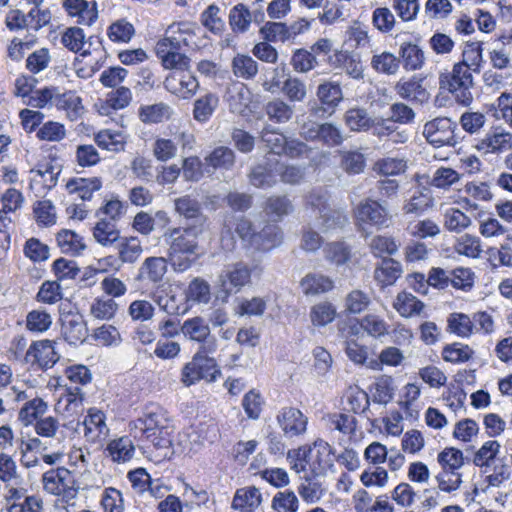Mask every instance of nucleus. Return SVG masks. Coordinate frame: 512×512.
<instances>
[{"instance_id": "62", "label": "nucleus", "mask_w": 512, "mask_h": 512, "mask_svg": "<svg viewBox=\"0 0 512 512\" xmlns=\"http://www.w3.org/2000/svg\"><path fill=\"white\" fill-rule=\"evenodd\" d=\"M471 225V219L456 208L446 210L444 214V226L450 232L460 233Z\"/></svg>"}, {"instance_id": "9", "label": "nucleus", "mask_w": 512, "mask_h": 512, "mask_svg": "<svg viewBox=\"0 0 512 512\" xmlns=\"http://www.w3.org/2000/svg\"><path fill=\"white\" fill-rule=\"evenodd\" d=\"M457 124L447 117H438L424 125L423 135L435 147L455 146Z\"/></svg>"}, {"instance_id": "30", "label": "nucleus", "mask_w": 512, "mask_h": 512, "mask_svg": "<svg viewBox=\"0 0 512 512\" xmlns=\"http://www.w3.org/2000/svg\"><path fill=\"white\" fill-rule=\"evenodd\" d=\"M264 111L268 119L276 124H285L294 116V107L281 98L268 101Z\"/></svg>"}, {"instance_id": "16", "label": "nucleus", "mask_w": 512, "mask_h": 512, "mask_svg": "<svg viewBox=\"0 0 512 512\" xmlns=\"http://www.w3.org/2000/svg\"><path fill=\"white\" fill-rule=\"evenodd\" d=\"M164 86L179 98L190 99L196 94L199 82L195 76L181 70V72H175L166 77Z\"/></svg>"}, {"instance_id": "7", "label": "nucleus", "mask_w": 512, "mask_h": 512, "mask_svg": "<svg viewBox=\"0 0 512 512\" xmlns=\"http://www.w3.org/2000/svg\"><path fill=\"white\" fill-rule=\"evenodd\" d=\"M329 195L324 189H313L305 196V209L321 220L319 227L324 231L342 227L347 223V217L339 212L332 211L328 204Z\"/></svg>"}, {"instance_id": "10", "label": "nucleus", "mask_w": 512, "mask_h": 512, "mask_svg": "<svg viewBox=\"0 0 512 512\" xmlns=\"http://www.w3.org/2000/svg\"><path fill=\"white\" fill-rule=\"evenodd\" d=\"M316 95L321 105L314 104L311 106L310 113L315 117L331 115L343 99L340 85L329 81L318 86Z\"/></svg>"}, {"instance_id": "33", "label": "nucleus", "mask_w": 512, "mask_h": 512, "mask_svg": "<svg viewBox=\"0 0 512 512\" xmlns=\"http://www.w3.org/2000/svg\"><path fill=\"white\" fill-rule=\"evenodd\" d=\"M402 274V266L400 262L392 258H383L381 263L376 267L374 275L375 279L382 286H389L396 282Z\"/></svg>"}, {"instance_id": "8", "label": "nucleus", "mask_w": 512, "mask_h": 512, "mask_svg": "<svg viewBox=\"0 0 512 512\" xmlns=\"http://www.w3.org/2000/svg\"><path fill=\"white\" fill-rule=\"evenodd\" d=\"M42 483L44 490L49 494L61 495L67 499H73L77 495L75 479L65 467H58L45 472L42 476Z\"/></svg>"}, {"instance_id": "41", "label": "nucleus", "mask_w": 512, "mask_h": 512, "mask_svg": "<svg viewBox=\"0 0 512 512\" xmlns=\"http://www.w3.org/2000/svg\"><path fill=\"white\" fill-rule=\"evenodd\" d=\"M171 107L165 103L143 105L138 110L140 120L145 124H157L168 120L171 116Z\"/></svg>"}, {"instance_id": "13", "label": "nucleus", "mask_w": 512, "mask_h": 512, "mask_svg": "<svg viewBox=\"0 0 512 512\" xmlns=\"http://www.w3.org/2000/svg\"><path fill=\"white\" fill-rule=\"evenodd\" d=\"M55 344V341L49 339L33 342L26 352V362L38 364L43 369L52 367L59 359L55 352Z\"/></svg>"}, {"instance_id": "51", "label": "nucleus", "mask_w": 512, "mask_h": 512, "mask_svg": "<svg viewBox=\"0 0 512 512\" xmlns=\"http://www.w3.org/2000/svg\"><path fill=\"white\" fill-rule=\"evenodd\" d=\"M346 140L343 130L332 122L321 123L319 142L321 145L334 148L341 146Z\"/></svg>"}, {"instance_id": "53", "label": "nucleus", "mask_w": 512, "mask_h": 512, "mask_svg": "<svg viewBox=\"0 0 512 512\" xmlns=\"http://www.w3.org/2000/svg\"><path fill=\"white\" fill-rule=\"evenodd\" d=\"M0 480L6 487L22 482L16 461L13 457L6 453H0Z\"/></svg>"}, {"instance_id": "29", "label": "nucleus", "mask_w": 512, "mask_h": 512, "mask_svg": "<svg viewBox=\"0 0 512 512\" xmlns=\"http://www.w3.org/2000/svg\"><path fill=\"white\" fill-rule=\"evenodd\" d=\"M317 476L304 477L297 487L298 494L307 504L319 502L326 492L323 482Z\"/></svg>"}, {"instance_id": "22", "label": "nucleus", "mask_w": 512, "mask_h": 512, "mask_svg": "<svg viewBox=\"0 0 512 512\" xmlns=\"http://www.w3.org/2000/svg\"><path fill=\"white\" fill-rule=\"evenodd\" d=\"M181 333L186 339L200 343L201 345H206L211 341L216 342V339L211 336L208 322L200 316L186 319L181 324Z\"/></svg>"}, {"instance_id": "1", "label": "nucleus", "mask_w": 512, "mask_h": 512, "mask_svg": "<svg viewBox=\"0 0 512 512\" xmlns=\"http://www.w3.org/2000/svg\"><path fill=\"white\" fill-rule=\"evenodd\" d=\"M201 232L202 228L192 225L170 228L164 233V239L169 246V264L176 273L189 270L198 260V236Z\"/></svg>"}, {"instance_id": "3", "label": "nucleus", "mask_w": 512, "mask_h": 512, "mask_svg": "<svg viewBox=\"0 0 512 512\" xmlns=\"http://www.w3.org/2000/svg\"><path fill=\"white\" fill-rule=\"evenodd\" d=\"M135 429L158 449L171 445V426L166 411L159 405H149L143 415L134 421Z\"/></svg>"}, {"instance_id": "52", "label": "nucleus", "mask_w": 512, "mask_h": 512, "mask_svg": "<svg viewBox=\"0 0 512 512\" xmlns=\"http://www.w3.org/2000/svg\"><path fill=\"white\" fill-rule=\"evenodd\" d=\"M499 449L500 444L496 440H489L485 442L474 455V465L480 468H485L483 472L487 473L490 465L497 461L496 456Z\"/></svg>"}, {"instance_id": "19", "label": "nucleus", "mask_w": 512, "mask_h": 512, "mask_svg": "<svg viewBox=\"0 0 512 512\" xmlns=\"http://www.w3.org/2000/svg\"><path fill=\"white\" fill-rule=\"evenodd\" d=\"M87 334V325L82 315L70 313L61 318V335L70 345L83 343Z\"/></svg>"}, {"instance_id": "46", "label": "nucleus", "mask_w": 512, "mask_h": 512, "mask_svg": "<svg viewBox=\"0 0 512 512\" xmlns=\"http://www.w3.org/2000/svg\"><path fill=\"white\" fill-rule=\"evenodd\" d=\"M393 307L402 317L408 318L419 315L424 308V304L413 294L401 292L397 295Z\"/></svg>"}, {"instance_id": "40", "label": "nucleus", "mask_w": 512, "mask_h": 512, "mask_svg": "<svg viewBox=\"0 0 512 512\" xmlns=\"http://www.w3.org/2000/svg\"><path fill=\"white\" fill-rule=\"evenodd\" d=\"M56 240L59 248L65 254L80 255L86 248L83 238L72 230L59 231Z\"/></svg>"}, {"instance_id": "45", "label": "nucleus", "mask_w": 512, "mask_h": 512, "mask_svg": "<svg viewBox=\"0 0 512 512\" xmlns=\"http://www.w3.org/2000/svg\"><path fill=\"white\" fill-rule=\"evenodd\" d=\"M48 410L47 403L41 398L27 401L20 409L18 418L25 425L35 424Z\"/></svg>"}, {"instance_id": "2", "label": "nucleus", "mask_w": 512, "mask_h": 512, "mask_svg": "<svg viewBox=\"0 0 512 512\" xmlns=\"http://www.w3.org/2000/svg\"><path fill=\"white\" fill-rule=\"evenodd\" d=\"M194 33L189 22L173 23L166 30V36L155 47L156 55L166 69L186 70L190 59L180 51L189 46Z\"/></svg>"}, {"instance_id": "59", "label": "nucleus", "mask_w": 512, "mask_h": 512, "mask_svg": "<svg viewBox=\"0 0 512 512\" xmlns=\"http://www.w3.org/2000/svg\"><path fill=\"white\" fill-rule=\"evenodd\" d=\"M94 140L96 144L105 150L112 152H119L124 150L125 143L121 133L113 132L111 130H101L98 132Z\"/></svg>"}, {"instance_id": "64", "label": "nucleus", "mask_w": 512, "mask_h": 512, "mask_svg": "<svg viewBox=\"0 0 512 512\" xmlns=\"http://www.w3.org/2000/svg\"><path fill=\"white\" fill-rule=\"evenodd\" d=\"M267 42H285L289 40L288 25L283 22H266L259 30Z\"/></svg>"}, {"instance_id": "26", "label": "nucleus", "mask_w": 512, "mask_h": 512, "mask_svg": "<svg viewBox=\"0 0 512 512\" xmlns=\"http://www.w3.org/2000/svg\"><path fill=\"white\" fill-rule=\"evenodd\" d=\"M64 8L71 16H78V22L84 25H92L97 19L98 12L96 2L86 0H65Z\"/></svg>"}, {"instance_id": "11", "label": "nucleus", "mask_w": 512, "mask_h": 512, "mask_svg": "<svg viewBox=\"0 0 512 512\" xmlns=\"http://www.w3.org/2000/svg\"><path fill=\"white\" fill-rule=\"evenodd\" d=\"M309 467L314 475H324L327 471L334 467L336 456L334 450L324 440H317L314 442L313 448L308 453Z\"/></svg>"}, {"instance_id": "35", "label": "nucleus", "mask_w": 512, "mask_h": 512, "mask_svg": "<svg viewBox=\"0 0 512 512\" xmlns=\"http://www.w3.org/2000/svg\"><path fill=\"white\" fill-rule=\"evenodd\" d=\"M231 69L235 77L251 80L258 74L259 65L253 57L246 54H237L232 59Z\"/></svg>"}, {"instance_id": "12", "label": "nucleus", "mask_w": 512, "mask_h": 512, "mask_svg": "<svg viewBox=\"0 0 512 512\" xmlns=\"http://www.w3.org/2000/svg\"><path fill=\"white\" fill-rule=\"evenodd\" d=\"M65 375L71 384H75V386L67 387L66 401L68 404H81L84 399V393L78 385H86L91 382L92 375L90 370L84 365H73L65 370Z\"/></svg>"}, {"instance_id": "61", "label": "nucleus", "mask_w": 512, "mask_h": 512, "mask_svg": "<svg viewBox=\"0 0 512 512\" xmlns=\"http://www.w3.org/2000/svg\"><path fill=\"white\" fill-rule=\"evenodd\" d=\"M437 459L443 468V472H457L464 464L462 451L453 447L445 448L438 454Z\"/></svg>"}, {"instance_id": "6", "label": "nucleus", "mask_w": 512, "mask_h": 512, "mask_svg": "<svg viewBox=\"0 0 512 512\" xmlns=\"http://www.w3.org/2000/svg\"><path fill=\"white\" fill-rule=\"evenodd\" d=\"M355 225L358 230L368 236L390 225L391 216L385 206L373 199L361 201L354 210Z\"/></svg>"}, {"instance_id": "23", "label": "nucleus", "mask_w": 512, "mask_h": 512, "mask_svg": "<svg viewBox=\"0 0 512 512\" xmlns=\"http://www.w3.org/2000/svg\"><path fill=\"white\" fill-rule=\"evenodd\" d=\"M395 90L402 99L419 104L428 102L430 98L429 92L423 86V79L415 76L405 81H399Z\"/></svg>"}, {"instance_id": "37", "label": "nucleus", "mask_w": 512, "mask_h": 512, "mask_svg": "<svg viewBox=\"0 0 512 512\" xmlns=\"http://www.w3.org/2000/svg\"><path fill=\"white\" fill-rule=\"evenodd\" d=\"M102 187V181L98 177L92 178H74L67 183V189L70 193H75L82 200H90L93 193Z\"/></svg>"}, {"instance_id": "55", "label": "nucleus", "mask_w": 512, "mask_h": 512, "mask_svg": "<svg viewBox=\"0 0 512 512\" xmlns=\"http://www.w3.org/2000/svg\"><path fill=\"white\" fill-rule=\"evenodd\" d=\"M371 67L378 73L394 75L399 70L400 59L390 52H382L372 57Z\"/></svg>"}, {"instance_id": "21", "label": "nucleus", "mask_w": 512, "mask_h": 512, "mask_svg": "<svg viewBox=\"0 0 512 512\" xmlns=\"http://www.w3.org/2000/svg\"><path fill=\"white\" fill-rule=\"evenodd\" d=\"M328 63L334 69H341L354 79L363 78V66L360 57L349 51L336 50L328 57Z\"/></svg>"}, {"instance_id": "57", "label": "nucleus", "mask_w": 512, "mask_h": 512, "mask_svg": "<svg viewBox=\"0 0 512 512\" xmlns=\"http://www.w3.org/2000/svg\"><path fill=\"white\" fill-rule=\"evenodd\" d=\"M186 299L207 304L211 299L209 283L200 277L194 278L188 285Z\"/></svg>"}, {"instance_id": "50", "label": "nucleus", "mask_w": 512, "mask_h": 512, "mask_svg": "<svg viewBox=\"0 0 512 512\" xmlns=\"http://www.w3.org/2000/svg\"><path fill=\"white\" fill-rule=\"evenodd\" d=\"M260 139L271 153L282 155L287 138L278 129L267 124L260 132Z\"/></svg>"}, {"instance_id": "63", "label": "nucleus", "mask_w": 512, "mask_h": 512, "mask_svg": "<svg viewBox=\"0 0 512 512\" xmlns=\"http://www.w3.org/2000/svg\"><path fill=\"white\" fill-rule=\"evenodd\" d=\"M118 310V304L112 298H96L90 306V314L99 320L112 319Z\"/></svg>"}, {"instance_id": "15", "label": "nucleus", "mask_w": 512, "mask_h": 512, "mask_svg": "<svg viewBox=\"0 0 512 512\" xmlns=\"http://www.w3.org/2000/svg\"><path fill=\"white\" fill-rule=\"evenodd\" d=\"M276 420L284 435L290 438L303 434L307 428V417L294 407L280 409Z\"/></svg>"}, {"instance_id": "5", "label": "nucleus", "mask_w": 512, "mask_h": 512, "mask_svg": "<svg viewBox=\"0 0 512 512\" xmlns=\"http://www.w3.org/2000/svg\"><path fill=\"white\" fill-rule=\"evenodd\" d=\"M473 85V75L465 63H455L451 71L439 75L440 89L451 93L456 102L463 106L470 105L473 100Z\"/></svg>"}, {"instance_id": "43", "label": "nucleus", "mask_w": 512, "mask_h": 512, "mask_svg": "<svg viewBox=\"0 0 512 512\" xmlns=\"http://www.w3.org/2000/svg\"><path fill=\"white\" fill-rule=\"evenodd\" d=\"M93 237L102 246H111L120 239L116 224L108 219H100L93 228Z\"/></svg>"}, {"instance_id": "4", "label": "nucleus", "mask_w": 512, "mask_h": 512, "mask_svg": "<svg viewBox=\"0 0 512 512\" xmlns=\"http://www.w3.org/2000/svg\"><path fill=\"white\" fill-rule=\"evenodd\" d=\"M216 347L215 341L201 345L192 360L184 365L181 380L186 386L193 385L202 379L213 382L220 376L221 371L216 360L209 356L216 351Z\"/></svg>"}, {"instance_id": "58", "label": "nucleus", "mask_w": 512, "mask_h": 512, "mask_svg": "<svg viewBox=\"0 0 512 512\" xmlns=\"http://www.w3.org/2000/svg\"><path fill=\"white\" fill-rule=\"evenodd\" d=\"M299 505L296 494L289 489L277 492L272 499V508L277 512H297Z\"/></svg>"}, {"instance_id": "36", "label": "nucleus", "mask_w": 512, "mask_h": 512, "mask_svg": "<svg viewBox=\"0 0 512 512\" xmlns=\"http://www.w3.org/2000/svg\"><path fill=\"white\" fill-rule=\"evenodd\" d=\"M340 168L348 175H358L364 172L366 158L359 150H340Z\"/></svg>"}, {"instance_id": "28", "label": "nucleus", "mask_w": 512, "mask_h": 512, "mask_svg": "<svg viewBox=\"0 0 512 512\" xmlns=\"http://www.w3.org/2000/svg\"><path fill=\"white\" fill-rule=\"evenodd\" d=\"M175 210L186 219H192L197 222L196 226L202 228L205 222V216L201 210V204L196 199L189 195H185L174 200Z\"/></svg>"}, {"instance_id": "31", "label": "nucleus", "mask_w": 512, "mask_h": 512, "mask_svg": "<svg viewBox=\"0 0 512 512\" xmlns=\"http://www.w3.org/2000/svg\"><path fill=\"white\" fill-rule=\"evenodd\" d=\"M219 105V98L214 93H206L194 102L193 118L199 123H206Z\"/></svg>"}, {"instance_id": "39", "label": "nucleus", "mask_w": 512, "mask_h": 512, "mask_svg": "<svg viewBox=\"0 0 512 512\" xmlns=\"http://www.w3.org/2000/svg\"><path fill=\"white\" fill-rule=\"evenodd\" d=\"M55 105L58 109L66 111L67 117L75 121L84 111L81 98L74 91H67L60 94L55 99Z\"/></svg>"}, {"instance_id": "27", "label": "nucleus", "mask_w": 512, "mask_h": 512, "mask_svg": "<svg viewBox=\"0 0 512 512\" xmlns=\"http://www.w3.org/2000/svg\"><path fill=\"white\" fill-rule=\"evenodd\" d=\"M262 495L258 488L244 487L237 489L232 500V508L241 512H253L260 506Z\"/></svg>"}, {"instance_id": "14", "label": "nucleus", "mask_w": 512, "mask_h": 512, "mask_svg": "<svg viewBox=\"0 0 512 512\" xmlns=\"http://www.w3.org/2000/svg\"><path fill=\"white\" fill-rule=\"evenodd\" d=\"M168 257H147L138 269L136 280L159 286L168 272Z\"/></svg>"}, {"instance_id": "32", "label": "nucleus", "mask_w": 512, "mask_h": 512, "mask_svg": "<svg viewBox=\"0 0 512 512\" xmlns=\"http://www.w3.org/2000/svg\"><path fill=\"white\" fill-rule=\"evenodd\" d=\"M399 55L405 70H419L425 63L423 50L416 44L404 42L400 46Z\"/></svg>"}, {"instance_id": "44", "label": "nucleus", "mask_w": 512, "mask_h": 512, "mask_svg": "<svg viewBox=\"0 0 512 512\" xmlns=\"http://www.w3.org/2000/svg\"><path fill=\"white\" fill-rule=\"evenodd\" d=\"M300 285L305 295L325 293L334 287V283L329 277L316 273L306 275Z\"/></svg>"}, {"instance_id": "48", "label": "nucleus", "mask_w": 512, "mask_h": 512, "mask_svg": "<svg viewBox=\"0 0 512 512\" xmlns=\"http://www.w3.org/2000/svg\"><path fill=\"white\" fill-rule=\"evenodd\" d=\"M135 35V28L125 18L117 19L107 28V37L110 41L118 44H127Z\"/></svg>"}, {"instance_id": "47", "label": "nucleus", "mask_w": 512, "mask_h": 512, "mask_svg": "<svg viewBox=\"0 0 512 512\" xmlns=\"http://www.w3.org/2000/svg\"><path fill=\"white\" fill-rule=\"evenodd\" d=\"M264 211L274 221H278L293 211V204L285 195H273L267 198Z\"/></svg>"}, {"instance_id": "20", "label": "nucleus", "mask_w": 512, "mask_h": 512, "mask_svg": "<svg viewBox=\"0 0 512 512\" xmlns=\"http://www.w3.org/2000/svg\"><path fill=\"white\" fill-rule=\"evenodd\" d=\"M278 170L277 159H267L252 168L249 174V181L256 188H271L278 181Z\"/></svg>"}, {"instance_id": "17", "label": "nucleus", "mask_w": 512, "mask_h": 512, "mask_svg": "<svg viewBox=\"0 0 512 512\" xmlns=\"http://www.w3.org/2000/svg\"><path fill=\"white\" fill-rule=\"evenodd\" d=\"M84 437L91 443H100L107 437L109 428L106 425V416L97 408H90L83 420Z\"/></svg>"}, {"instance_id": "60", "label": "nucleus", "mask_w": 512, "mask_h": 512, "mask_svg": "<svg viewBox=\"0 0 512 512\" xmlns=\"http://www.w3.org/2000/svg\"><path fill=\"white\" fill-rule=\"evenodd\" d=\"M52 325V316L42 309L30 311L26 316V327L29 331L43 333Z\"/></svg>"}, {"instance_id": "25", "label": "nucleus", "mask_w": 512, "mask_h": 512, "mask_svg": "<svg viewBox=\"0 0 512 512\" xmlns=\"http://www.w3.org/2000/svg\"><path fill=\"white\" fill-rule=\"evenodd\" d=\"M282 242V231L275 224H267L251 237V246L256 250L269 251Z\"/></svg>"}, {"instance_id": "56", "label": "nucleus", "mask_w": 512, "mask_h": 512, "mask_svg": "<svg viewBox=\"0 0 512 512\" xmlns=\"http://www.w3.org/2000/svg\"><path fill=\"white\" fill-rule=\"evenodd\" d=\"M360 328L367 335L379 339L388 334V323L378 315L367 314L359 322Z\"/></svg>"}, {"instance_id": "42", "label": "nucleus", "mask_w": 512, "mask_h": 512, "mask_svg": "<svg viewBox=\"0 0 512 512\" xmlns=\"http://www.w3.org/2000/svg\"><path fill=\"white\" fill-rule=\"evenodd\" d=\"M431 204L430 190L426 187H418L402 209L405 214L421 215Z\"/></svg>"}, {"instance_id": "34", "label": "nucleus", "mask_w": 512, "mask_h": 512, "mask_svg": "<svg viewBox=\"0 0 512 512\" xmlns=\"http://www.w3.org/2000/svg\"><path fill=\"white\" fill-rule=\"evenodd\" d=\"M106 450L114 462L125 463L130 461L135 454V447L128 436L112 440Z\"/></svg>"}, {"instance_id": "54", "label": "nucleus", "mask_w": 512, "mask_h": 512, "mask_svg": "<svg viewBox=\"0 0 512 512\" xmlns=\"http://www.w3.org/2000/svg\"><path fill=\"white\" fill-rule=\"evenodd\" d=\"M207 165L214 169L229 170L235 162L234 151L228 147L220 146L215 148L206 158Z\"/></svg>"}, {"instance_id": "24", "label": "nucleus", "mask_w": 512, "mask_h": 512, "mask_svg": "<svg viewBox=\"0 0 512 512\" xmlns=\"http://www.w3.org/2000/svg\"><path fill=\"white\" fill-rule=\"evenodd\" d=\"M477 147L485 153H500L510 150L512 134L501 128H495L480 141Z\"/></svg>"}, {"instance_id": "38", "label": "nucleus", "mask_w": 512, "mask_h": 512, "mask_svg": "<svg viewBox=\"0 0 512 512\" xmlns=\"http://www.w3.org/2000/svg\"><path fill=\"white\" fill-rule=\"evenodd\" d=\"M228 19L231 30L236 34H242L250 28L252 12L245 4L239 3L230 9Z\"/></svg>"}, {"instance_id": "18", "label": "nucleus", "mask_w": 512, "mask_h": 512, "mask_svg": "<svg viewBox=\"0 0 512 512\" xmlns=\"http://www.w3.org/2000/svg\"><path fill=\"white\" fill-rule=\"evenodd\" d=\"M250 279L251 269L243 262L228 266L220 276L221 285L228 293L239 291L250 282Z\"/></svg>"}, {"instance_id": "49", "label": "nucleus", "mask_w": 512, "mask_h": 512, "mask_svg": "<svg viewBox=\"0 0 512 512\" xmlns=\"http://www.w3.org/2000/svg\"><path fill=\"white\" fill-rule=\"evenodd\" d=\"M373 117L363 108H351L344 114L346 126L353 132L370 131V123Z\"/></svg>"}]
</instances>
